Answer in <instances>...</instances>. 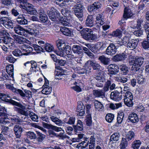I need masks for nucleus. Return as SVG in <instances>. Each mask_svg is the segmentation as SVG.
<instances>
[{"instance_id": "nucleus-1", "label": "nucleus", "mask_w": 149, "mask_h": 149, "mask_svg": "<svg viewBox=\"0 0 149 149\" xmlns=\"http://www.w3.org/2000/svg\"><path fill=\"white\" fill-rule=\"evenodd\" d=\"M14 31L17 34L23 36H25L28 33L33 36H36L38 35L39 33L38 30L36 29H29L25 30L19 25L15 27Z\"/></svg>"}, {"instance_id": "nucleus-2", "label": "nucleus", "mask_w": 149, "mask_h": 149, "mask_svg": "<svg viewBox=\"0 0 149 149\" xmlns=\"http://www.w3.org/2000/svg\"><path fill=\"white\" fill-rule=\"evenodd\" d=\"M93 31L91 29L85 28L81 31V36L82 38L86 40H95L97 39V36L95 34L92 33Z\"/></svg>"}, {"instance_id": "nucleus-3", "label": "nucleus", "mask_w": 149, "mask_h": 149, "mask_svg": "<svg viewBox=\"0 0 149 149\" xmlns=\"http://www.w3.org/2000/svg\"><path fill=\"white\" fill-rule=\"evenodd\" d=\"M84 7L82 4H78L77 5H74L72 8L75 15L80 20H82L83 17V10Z\"/></svg>"}, {"instance_id": "nucleus-4", "label": "nucleus", "mask_w": 149, "mask_h": 149, "mask_svg": "<svg viewBox=\"0 0 149 149\" xmlns=\"http://www.w3.org/2000/svg\"><path fill=\"white\" fill-rule=\"evenodd\" d=\"M55 68V72H56L55 75L56 79L60 80L65 77L67 74V71L65 69L62 68L60 66H56Z\"/></svg>"}, {"instance_id": "nucleus-5", "label": "nucleus", "mask_w": 149, "mask_h": 149, "mask_svg": "<svg viewBox=\"0 0 149 149\" xmlns=\"http://www.w3.org/2000/svg\"><path fill=\"white\" fill-rule=\"evenodd\" d=\"M23 9V11H26L28 13L30 14L36 15L38 12L35 9L33 8L32 5L29 3H26L23 5H21Z\"/></svg>"}, {"instance_id": "nucleus-6", "label": "nucleus", "mask_w": 149, "mask_h": 149, "mask_svg": "<svg viewBox=\"0 0 149 149\" xmlns=\"http://www.w3.org/2000/svg\"><path fill=\"white\" fill-rule=\"evenodd\" d=\"M133 95L131 92L126 93L124 95V102L125 104L129 107H132L133 105Z\"/></svg>"}, {"instance_id": "nucleus-7", "label": "nucleus", "mask_w": 149, "mask_h": 149, "mask_svg": "<svg viewBox=\"0 0 149 149\" xmlns=\"http://www.w3.org/2000/svg\"><path fill=\"white\" fill-rule=\"evenodd\" d=\"M144 58L142 57L134 58L130 57L128 59L129 64L130 65H142L144 61Z\"/></svg>"}, {"instance_id": "nucleus-8", "label": "nucleus", "mask_w": 149, "mask_h": 149, "mask_svg": "<svg viewBox=\"0 0 149 149\" xmlns=\"http://www.w3.org/2000/svg\"><path fill=\"white\" fill-rule=\"evenodd\" d=\"M49 18L53 22L58 21L60 17V14L58 11L47 12Z\"/></svg>"}, {"instance_id": "nucleus-9", "label": "nucleus", "mask_w": 149, "mask_h": 149, "mask_svg": "<svg viewBox=\"0 0 149 149\" xmlns=\"http://www.w3.org/2000/svg\"><path fill=\"white\" fill-rule=\"evenodd\" d=\"M118 48L117 46H115L113 43H110L106 50V53L108 55H113L117 52Z\"/></svg>"}, {"instance_id": "nucleus-10", "label": "nucleus", "mask_w": 149, "mask_h": 149, "mask_svg": "<svg viewBox=\"0 0 149 149\" xmlns=\"http://www.w3.org/2000/svg\"><path fill=\"white\" fill-rule=\"evenodd\" d=\"M42 124L44 128L47 129H51L56 132H59L62 130V129L61 127H57L51 124L42 122Z\"/></svg>"}, {"instance_id": "nucleus-11", "label": "nucleus", "mask_w": 149, "mask_h": 149, "mask_svg": "<svg viewBox=\"0 0 149 149\" xmlns=\"http://www.w3.org/2000/svg\"><path fill=\"white\" fill-rule=\"evenodd\" d=\"M122 95L117 91H115L111 93L110 98L112 100L118 101L122 99Z\"/></svg>"}, {"instance_id": "nucleus-12", "label": "nucleus", "mask_w": 149, "mask_h": 149, "mask_svg": "<svg viewBox=\"0 0 149 149\" xmlns=\"http://www.w3.org/2000/svg\"><path fill=\"white\" fill-rule=\"evenodd\" d=\"M101 4L99 2H95L88 7V10L90 12L95 11L101 8Z\"/></svg>"}, {"instance_id": "nucleus-13", "label": "nucleus", "mask_w": 149, "mask_h": 149, "mask_svg": "<svg viewBox=\"0 0 149 149\" xmlns=\"http://www.w3.org/2000/svg\"><path fill=\"white\" fill-rule=\"evenodd\" d=\"M13 130L16 137L17 138H19L21 136L23 131V128L18 125H16L13 128Z\"/></svg>"}, {"instance_id": "nucleus-14", "label": "nucleus", "mask_w": 149, "mask_h": 149, "mask_svg": "<svg viewBox=\"0 0 149 149\" xmlns=\"http://www.w3.org/2000/svg\"><path fill=\"white\" fill-rule=\"evenodd\" d=\"M95 24L93 16L91 15H88L85 21L86 26L91 27L94 26Z\"/></svg>"}, {"instance_id": "nucleus-15", "label": "nucleus", "mask_w": 149, "mask_h": 149, "mask_svg": "<svg viewBox=\"0 0 149 149\" xmlns=\"http://www.w3.org/2000/svg\"><path fill=\"white\" fill-rule=\"evenodd\" d=\"M93 95L96 97L103 98L105 97V93L102 90H95L93 92Z\"/></svg>"}, {"instance_id": "nucleus-16", "label": "nucleus", "mask_w": 149, "mask_h": 149, "mask_svg": "<svg viewBox=\"0 0 149 149\" xmlns=\"http://www.w3.org/2000/svg\"><path fill=\"white\" fill-rule=\"evenodd\" d=\"M138 41L136 40L132 39L127 43V47L130 49L133 50L137 46Z\"/></svg>"}, {"instance_id": "nucleus-17", "label": "nucleus", "mask_w": 149, "mask_h": 149, "mask_svg": "<svg viewBox=\"0 0 149 149\" xmlns=\"http://www.w3.org/2000/svg\"><path fill=\"white\" fill-rule=\"evenodd\" d=\"M126 55L124 53L117 54L113 57L112 59L115 61H121L125 60Z\"/></svg>"}, {"instance_id": "nucleus-18", "label": "nucleus", "mask_w": 149, "mask_h": 149, "mask_svg": "<svg viewBox=\"0 0 149 149\" xmlns=\"http://www.w3.org/2000/svg\"><path fill=\"white\" fill-rule=\"evenodd\" d=\"M60 31L64 35L67 36H70L72 35V31L70 29L65 27H61Z\"/></svg>"}, {"instance_id": "nucleus-19", "label": "nucleus", "mask_w": 149, "mask_h": 149, "mask_svg": "<svg viewBox=\"0 0 149 149\" xmlns=\"http://www.w3.org/2000/svg\"><path fill=\"white\" fill-rule=\"evenodd\" d=\"M82 48V46L74 45L72 46V50L74 53L77 54H82L83 52Z\"/></svg>"}, {"instance_id": "nucleus-20", "label": "nucleus", "mask_w": 149, "mask_h": 149, "mask_svg": "<svg viewBox=\"0 0 149 149\" xmlns=\"http://www.w3.org/2000/svg\"><path fill=\"white\" fill-rule=\"evenodd\" d=\"M95 108L96 110L101 111L104 109L103 105L97 100H95L94 101Z\"/></svg>"}, {"instance_id": "nucleus-21", "label": "nucleus", "mask_w": 149, "mask_h": 149, "mask_svg": "<svg viewBox=\"0 0 149 149\" xmlns=\"http://www.w3.org/2000/svg\"><path fill=\"white\" fill-rule=\"evenodd\" d=\"M9 128L8 127H3L1 129V132L0 134V141H1L3 138V134L8 135L9 134Z\"/></svg>"}, {"instance_id": "nucleus-22", "label": "nucleus", "mask_w": 149, "mask_h": 149, "mask_svg": "<svg viewBox=\"0 0 149 149\" xmlns=\"http://www.w3.org/2000/svg\"><path fill=\"white\" fill-rule=\"evenodd\" d=\"M17 22L21 25H25L27 24V20L25 19L23 15H19L17 18Z\"/></svg>"}, {"instance_id": "nucleus-23", "label": "nucleus", "mask_w": 149, "mask_h": 149, "mask_svg": "<svg viewBox=\"0 0 149 149\" xmlns=\"http://www.w3.org/2000/svg\"><path fill=\"white\" fill-rule=\"evenodd\" d=\"M131 10L129 7H125L124 10L123 17L124 18L127 19L130 17L132 15Z\"/></svg>"}, {"instance_id": "nucleus-24", "label": "nucleus", "mask_w": 149, "mask_h": 149, "mask_svg": "<svg viewBox=\"0 0 149 149\" xmlns=\"http://www.w3.org/2000/svg\"><path fill=\"white\" fill-rule=\"evenodd\" d=\"M128 118L133 123L137 122L139 121V118L137 115L133 113L129 115Z\"/></svg>"}, {"instance_id": "nucleus-25", "label": "nucleus", "mask_w": 149, "mask_h": 149, "mask_svg": "<svg viewBox=\"0 0 149 149\" xmlns=\"http://www.w3.org/2000/svg\"><path fill=\"white\" fill-rule=\"evenodd\" d=\"M98 59L102 63L105 65L109 64L110 61V58L106 57L103 55L99 56Z\"/></svg>"}, {"instance_id": "nucleus-26", "label": "nucleus", "mask_w": 149, "mask_h": 149, "mask_svg": "<svg viewBox=\"0 0 149 149\" xmlns=\"http://www.w3.org/2000/svg\"><path fill=\"white\" fill-rule=\"evenodd\" d=\"M96 22L97 24H99L101 25L103 24L104 23L103 20L104 16L102 14H98L96 16Z\"/></svg>"}, {"instance_id": "nucleus-27", "label": "nucleus", "mask_w": 149, "mask_h": 149, "mask_svg": "<svg viewBox=\"0 0 149 149\" xmlns=\"http://www.w3.org/2000/svg\"><path fill=\"white\" fill-rule=\"evenodd\" d=\"M21 49L23 51L26 52V53L23 54L24 55H27L30 52H32L33 51V48L32 47L29 45H26L22 46Z\"/></svg>"}, {"instance_id": "nucleus-28", "label": "nucleus", "mask_w": 149, "mask_h": 149, "mask_svg": "<svg viewBox=\"0 0 149 149\" xmlns=\"http://www.w3.org/2000/svg\"><path fill=\"white\" fill-rule=\"evenodd\" d=\"M75 131L77 132V131H81L83 130V126L82 122L80 120L77 121L76 125L73 126Z\"/></svg>"}, {"instance_id": "nucleus-29", "label": "nucleus", "mask_w": 149, "mask_h": 149, "mask_svg": "<svg viewBox=\"0 0 149 149\" xmlns=\"http://www.w3.org/2000/svg\"><path fill=\"white\" fill-rule=\"evenodd\" d=\"M58 21L62 25L64 26H68L69 24L68 22V20L67 19V17H60Z\"/></svg>"}, {"instance_id": "nucleus-30", "label": "nucleus", "mask_w": 149, "mask_h": 149, "mask_svg": "<svg viewBox=\"0 0 149 149\" xmlns=\"http://www.w3.org/2000/svg\"><path fill=\"white\" fill-rule=\"evenodd\" d=\"M57 46L59 50L64 51L65 47L67 46V44L66 45L63 40H61L57 44Z\"/></svg>"}, {"instance_id": "nucleus-31", "label": "nucleus", "mask_w": 149, "mask_h": 149, "mask_svg": "<svg viewBox=\"0 0 149 149\" xmlns=\"http://www.w3.org/2000/svg\"><path fill=\"white\" fill-rule=\"evenodd\" d=\"M13 39L9 37L5 36L1 38V42H2L5 44L7 45L9 42H12Z\"/></svg>"}, {"instance_id": "nucleus-32", "label": "nucleus", "mask_w": 149, "mask_h": 149, "mask_svg": "<svg viewBox=\"0 0 149 149\" xmlns=\"http://www.w3.org/2000/svg\"><path fill=\"white\" fill-rule=\"evenodd\" d=\"M13 37L17 42L20 44L23 43L25 40V38L17 35H14Z\"/></svg>"}, {"instance_id": "nucleus-33", "label": "nucleus", "mask_w": 149, "mask_h": 149, "mask_svg": "<svg viewBox=\"0 0 149 149\" xmlns=\"http://www.w3.org/2000/svg\"><path fill=\"white\" fill-rule=\"evenodd\" d=\"M118 66H112L109 69V72L110 74H115L118 71Z\"/></svg>"}, {"instance_id": "nucleus-34", "label": "nucleus", "mask_w": 149, "mask_h": 149, "mask_svg": "<svg viewBox=\"0 0 149 149\" xmlns=\"http://www.w3.org/2000/svg\"><path fill=\"white\" fill-rule=\"evenodd\" d=\"M75 119L73 117H68L64 119V121L65 123L70 125L74 124L75 122Z\"/></svg>"}, {"instance_id": "nucleus-35", "label": "nucleus", "mask_w": 149, "mask_h": 149, "mask_svg": "<svg viewBox=\"0 0 149 149\" xmlns=\"http://www.w3.org/2000/svg\"><path fill=\"white\" fill-rule=\"evenodd\" d=\"M0 14L1 16L8 17L9 16V11L7 8H3L0 9Z\"/></svg>"}, {"instance_id": "nucleus-36", "label": "nucleus", "mask_w": 149, "mask_h": 149, "mask_svg": "<svg viewBox=\"0 0 149 149\" xmlns=\"http://www.w3.org/2000/svg\"><path fill=\"white\" fill-rule=\"evenodd\" d=\"M88 138H86L84 141L79 143L77 146V148L79 149L80 148L81 149L87 147L88 145H87V143H86V141H88Z\"/></svg>"}, {"instance_id": "nucleus-37", "label": "nucleus", "mask_w": 149, "mask_h": 149, "mask_svg": "<svg viewBox=\"0 0 149 149\" xmlns=\"http://www.w3.org/2000/svg\"><path fill=\"white\" fill-rule=\"evenodd\" d=\"M50 118L53 122L57 125H61L63 124L61 120L55 116H52Z\"/></svg>"}, {"instance_id": "nucleus-38", "label": "nucleus", "mask_w": 149, "mask_h": 149, "mask_svg": "<svg viewBox=\"0 0 149 149\" xmlns=\"http://www.w3.org/2000/svg\"><path fill=\"white\" fill-rule=\"evenodd\" d=\"M120 136V134L118 133H113L111 135L110 138V142L111 141H117L119 139Z\"/></svg>"}, {"instance_id": "nucleus-39", "label": "nucleus", "mask_w": 149, "mask_h": 149, "mask_svg": "<svg viewBox=\"0 0 149 149\" xmlns=\"http://www.w3.org/2000/svg\"><path fill=\"white\" fill-rule=\"evenodd\" d=\"M141 45L143 49L145 50H149V42L145 40L141 42Z\"/></svg>"}, {"instance_id": "nucleus-40", "label": "nucleus", "mask_w": 149, "mask_h": 149, "mask_svg": "<svg viewBox=\"0 0 149 149\" xmlns=\"http://www.w3.org/2000/svg\"><path fill=\"white\" fill-rule=\"evenodd\" d=\"M37 133L38 134V137L37 139V141L39 143L42 142V141L45 138V135L42 134L41 133L39 132H37Z\"/></svg>"}, {"instance_id": "nucleus-41", "label": "nucleus", "mask_w": 149, "mask_h": 149, "mask_svg": "<svg viewBox=\"0 0 149 149\" xmlns=\"http://www.w3.org/2000/svg\"><path fill=\"white\" fill-rule=\"evenodd\" d=\"M52 91V88L51 87L45 86L44 87V88L42 91L43 93L46 95H48Z\"/></svg>"}, {"instance_id": "nucleus-42", "label": "nucleus", "mask_w": 149, "mask_h": 149, "mask_svg": "<svg viewBox=\"0 0 149 149\" xmlns=\"http://www.w3.org/2000/svg\"><path fill=\"white\" fill-rule=\"evenodd\" d=\"M13 66H7L6 67V70L7 72L9 75H11V76H13Z\"/></svg>"}, {"instance_id": "nucleus-43", "label": "nucleus", "mask_w": 149, "mask_h": 149, "mask_svg": "<svg viewBox=\"0 0 149 149\" xmlns=\"http://www.w3.org/2000/svg\"><path fill=\"white\" fill-rule=\"evenodd\" d=\"M127 145V142L126 139L125 138H123L120 145V149H126Z\"/></svg>"}, {"instance_id": "nucleus-44", "label": "nucleus", "mask_w": 149, "mask_h": 149, "mask_svg": "<svg viewBox=\"0 0 149 149\" xmlns=\"http://www.w3.org/2000/svg\"><path fill=\"white\" fill-rule=\"evenodd\" d=\"M124 116V113L123 112H119L118 113L117 117V121L118 123H122Z\"/></svg>"}, {"instance_id": "nucleus-45", "label": "nucleus", "mask_w": 149, "mask_h": 149, "mask_svg": "<svg viewBox=\"0 0 149 149\" xmlns=\"http://www.w3.org/2000/svg\"><path fill=\"white\" fill-rule=\"evenodd\" d=\"M44 48L46 51L49 52L53 51L54 50V47L53 45L49 43L45 44Z\"/></svg>"}, {"instance_id": "nucleus-46", "label": "nucleus", "mask_w": 149, "mask_h": 149, "mask_svg": "<svg viewBox=\"0 0 149 149\" xmlns=\"http://www.w3.org/2000/svg\"><path fill=\"white\" fill-rule=\"evenodd\" d=\"M111 35L113 37H119L122 35V31L120 30L117 29L113 31L111 34Z\"/></svg>"}, {"instance_id": "nucleus-47", "label": "nucleus", "mask_w": 149, "mask_h": 149, "mask_svg": "<svg viewBox=\"0 0 149 149\" xmlns=\"http://www.w3.org/2000/svg\"><path fill=\"white\" fill-rule=\"evenodd\" d=\"M114 115L112 113L107 114L106 116V120L109 123H111L114 119Z\"/></svg>"}, {"instance_id": "nucleus-48", "label": "nucleus", "mask_w": 149, "mask_h": 149, "mask_svg": "<svg viewBox=\"0 0 149 149\" xmlns=\"http://www.w3.org/2000/svg\"><path fill=\"white\" fill-rule=\"evenodd\" d=\"M32 47L37 53H40L41 52H42L43 50V48H42L41 47L36 44H33Z\"/></svg>"}, {"instance_id": "nucleus-49", "label": "nucleus", "mask_w": 149, "mask_h": 149, "mask_svg": "<svg viewBox=\"0 0 149 149\" xmlns=\"http://www.w3.org/2000/svg\"><path fill=\"white\" fill-rule=\"evenodd\" d=\"M1 78L4 80H11V78H13V76H11V75H8L5 73H2Z\"/></svg>"}, {"instance_id": "nucleus-50", "label": "nucleus", "mask_w": 149, "mask_h": 149, "mask_svg": "<svg viewBox=\"0 0 149 149\" xmlns=\"http://www.w3.org/2000/svg\"><path fill=\"white\" fill-rule=\"evenodd\" d=\"M27 135L28 138L31 139H35L36 138V134L33 132H27Z\"/></svg>"}, {"instance_id": "nucleus-51", "label": "nucleus", "mask_w": 149, "mask_h": 149, "mask_svg": "<svg viewBox=\"0 0 149 149\" xmlns=\"http://www.w3.org/2000/svg\"><path fill=\"white\" fill-rule=\"evenodd\" d=\"M134 132L132 131H130L128 132L126 135V139L128 140L129 141L132 139L134 137Z\"/></svg>"}, {"instance_id": "nucleus-52", "label": "nucleus", "mask_w": 149, "mask_h": 149, "mask_svg": "<svg viewBox=\"0 0 149 149\" xmlns=\"http://www.w3.org/2000/svg\"><path fill=\"white\" fill-rule=\"evenodd\" d=\"M9 18L7 17H0V23L3 24L4 26L6 25L8 20H9Z\"/></svg>"}, {"instance_id": "nucleus-53", "label": "nucleus", "mask_w": 149, "mask_h": 149, "mask_svg": "<svg viewBox=\"0 0 149 149\" xmlns=\"http://www.w3.org/2000/svg\"><path fill=\"white\" fill-rule=\"evenodd\" d=\"M57 137H60L61 139L63 140L65 138L70 139L69 137L65 134L64 132H61L59 134H57Z\"/></svg>"}, {"instance_id": "nucleus-54", "label": "nucleus", "mask_w": 149, "mask_h": 149, "mask_svg": "<svg viewBox=\"0 0 149 149\" xmlns=\"http://www.w3.org/2000/svg\"><path fill=\"white\" fill-rule=\"evenodd\" d=\"M13 54L16 56H20L23 55L21 51L18 49H15L12 52Z\"/></svg>"}, {"instance_id": "nucleus-55", "label": "nucleus", "mask_w": 149, "mask_h": 149, "mask_svg": "<svg viewBox=\"0 0 149 149\" xmlns=\"http://www.w3.org/2000/svg\"><path fill=\"white\" fill-rule=\"evenodd\" d=\"M39 18L40 21L42 22H45L48 20V17L46 14L40 15Z\"/></svg>"}, {"instance_id": "nucleus-56", "label": "nucleus", "mask_w": 149, "mask_h": 149, "mask_svg": "<svg viewBox=\"0 0 149 149\" xmlns=\"http://www.w3.org/2000/svg\"><path fill=\"white\" fill-rule=\"evenodd\" d=\"M141 144V142L139 141H136L134 142L132 147L134 149H138Z\"/></svg>"}, {"instance_id": "nucleus-57", "label": "nucleus", "mask_w": 149, "mask_h": 149, "mask_svg": "<svg viewBox=\"0 0 149 149\" xmlns=\"http://www.w3.org/2000/svg\"><path fill=\"white\" fill-rule=\"evenodd\" d=\"M8 33L6 32L5 29L2 26H0V36L3 37L7 36Z\"/></svg>"}, {"instance_id": "nucleus-58", "label": "nucleus", "mask_w": 149, "mask_h": 149, "mask_svg": "<svg viewBox=\"0 0 149 149\" xmlns=\"http://www.w3.org/2000/svg\"><path fill=\"white\" fill-rule=\"evenodd\" d=\"M11 12V14L15 17L18 16L19 15V11L16 8H13Z\"/></svg>"}, {"instance_id": "nucleus-59", "label": "nucleus", "mask_w": 149, "mask_h": 149, "mask_svg": "<svg viewBox=\"0 0 149 149\" xmlns=\"http://www.w3.org/2000/svg\"><path fill=\"white\" fill-rule=\"evenodd\" d=\"M13 92L19 94L22 97H25L26 96L25 94L24 93L23 91L20 89H14Z\"/></svg>"}, {"instance_id": "nucleus-60", "label": "nucleus", "mask_w": 149, "mask_h": 149, "mask_svg": "<svg viewBox=\"0 0 149 149\" xmlns=\"http://www.w3.org/2000/svg\"><path fill=\"white\" fill-rule=\"evenodd\" d=\"M92 118L91 115H87L86 124L88 126H90L92 124Z\"/></svg>"}, {"instance_id": "nucleus-61", "label": "nucleus", "mask_w": 149, "mask_h": 149, "mask_svg": "<svg viewBox=\"0 0 149 149\" xmlns=\"http://www.w3.org/2000/svg\"><path fill=\"white\" fill-rule=\"evenodd\" d=\"M136 31L133 32L134 35L140 37L142 36L143 35V32L141 29Z\"/></svg>"}, {"instance_id": "nucleus-62", "label": "nucleus", "mask_w": 149, "mask_h": 149, "mask_svg": "<svg viewBox=\"0 0 149 149\" xmlns=\"http://www.w3.org/2000/svg\"><path fill=\"white\" fill-rule=\"evenodd\" d=\"M77 115L78 116H82L85 114V109H76Z\"/></svg>"}, {"instance_id": "nucleus-63", "label": "nucleus", "mask_w": 149, "mask_h": 149, "mask_svg": "<svg viewBox=\"0 0 149 149\" xmlns=\"http://www.w3.org/2000/svg\"><path fill=\"white\" fill-rule=\"evenodd\" d=\"M85 109V106L83 103L81 101H79L77 103V106L76 109Z\"/></svg>"}, {"instance_id": "nucleus-64", "label": "nucleus", "mask_w": 149, "mask_h": 149, "mask_svg": "<svg viewBox=\"0 0 149 149\" xmlns=\"http://www.w3.org/2000/svg\"><path fill=\"white\" fill-rule=\"evenodd\" d=\"M40 70V68L38 66H32L30 71L31 72H36Z\"/></svg>"}]
</instances>
